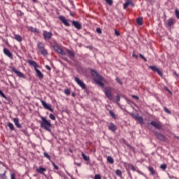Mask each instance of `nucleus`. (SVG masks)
I'll use <instances>...</instances> for the list:
<instances>
[{
  "label": "nucleus",
  "mask_w": 179,
  "mask_h": 179,
  "mask_svg": "<svg viewBox=\"0 0 179 179\" xmlns=\"http://www.w3.org/2000/svg\"><path fill=\"white\" fill-rule=\"evenodd\" d=\"M90 73L92 76H93L94 80L96 83V85H99L100 87H104V83H103L104 82V77L100 76L97 71H94L93 69L90 70Z\"/></svg>",
  "instance_id": "obj_1"
},
{
  "label": "nucleus",
  "mask_w": 179,
  "mask_h": 179,
  "mask_svg": "<svg viewBox=\"0 0 179 179\" xmlns=\"http://www.w3.org/2000/svg\"><path fill=\"white\" fill-rule=\"evenodd\" d=\"M41 120L39 121L41 128L45 129V131L51 132V128L52 127V124H51V120H47V118L43 116H41Z\"/></svg>",
  "instance_id": "obj_2"
},
{
  "label": "nucleus",
  "mask_w": 179,
  "mask_h": 179,
  "mask_svg": "<svg viewBox=\"0 0 179 179\" xmlns=\"http://www.w3.org/2000/svg\"><path fill=\"white\" fill-rule=\"evenodd\" d=\"M154 127V128H156L157 129H162L163 128V126L162 125V122H156V121H151L150 123H148V127Z\"/></svg>",
  "instance_id": "obj_3"
},
{
  "label": "nucleus",
  "mask_w": 179,
  "mask_h": 179,
  "mask_svg": "<svg viewBox=\"0 0 179 179\" xmlns=\"http://www.w3.org/2000/svg\"><path fill=\"white\" fill-rule=\"evenodd\" d=\"M43 36L45 41H50L52 37V32L44 30L43 31Z\"/></svg>",
  "instance_id": "obj_4"
},
{
  "label": "nucleus",
  "mask_w": 179,
  "mask_h": 179,
  "mask_svg": "<svg viewBox=\"0 0 179 179\" xmlns=\"http://www.w3.org/2000/svg\"><path fill=\"white\" fill-rule=\"evenodd\" d=\"M105 96L111 101L113 100V92L111 91V87H106L104 90Z\"/></svg>",
  "instance_id": "obj_5"
},
{
  "label": "nucleus",
  "mask_w": 179,
  "mask_h": 179,
  "mask_svg": "<svg viewBox=\"0 0 179 179\" xmlns=\"http://www.w3.org/2000/svg\"><path fill=\"white\" fill-rule=\"evenodd\" d=\"M150 69H151V71H152V72H155L159 75V76H163V71H161L160 69L157 68V66H149L148 67Z\"/></svg>",
  "instance_id": "obj_6"
},
{
  "label": "nucleus",
  "mask_w": 179,
  "mask_h": 179,
  "mask_svg": "<svg viewBox=\"0 0 179 179\" xmlns=\"http://www.w3.org/2000/svg\"><path fill=\"white\" fill-rule=\"evenodd\" d=\"M12 72H14V73H16L17 76H18V78H22V79H26V76H24L23 74V73L20 72V71H17V69H16V68L15 67H10Z\"/></svg>",
  "instance_id": "obj_7"
},
{
  "label": "nucleus",
  "mask_w": 179,
  "mask_h": 179,
  "mask_svg": "<svg viewBox=\"0 0 179 179\" xmlns=\"http://www.w3.org/2000/svg\"><path fill=\"white\" fill-rule=\"evenodd\" d=\"M154 134L155 136H157V139L162 141V142H166L167 141V138H166V136L162 134V133L155 131Z\"/></svg>",
  "instance_id": "obj_8"
},
{
  "label": "nucleus",
  "mask_w": 179,
  "mask_h": 179,
  "mask_svg": "<svg viewBox=\"0 0 179 179\" xmlns=\"http://www.w3.org/2000/svg\"><path fill=\"white\" fill-rule=\"evenodd\" d=\"M127 167H128V169H131V170H132V171H136L137 173H138V174H141V176H145V173H143V172L139 170V169L135 168V166H134V164H128Z\"/></svg>",
  "instance_id": "obj_9"
},
{
  "label": "nucleus",
  "mask_w": 179,
  "mask_h": 179,
  "mask_svg": "<svg viewBox=\"0 0 179 179\" xmlns=\"http://www.w3.org/2000/svg\"><path fill=\"white\" fill-rule=\"evenodd\" d=\"M74 80L75 82H76V83L78 85H79L83 89H86V85H85V83H83V81L81 80L80 78H78V77H75L74 78Z\"/></svg>",
  "instance_id": "obj_10"
},
{
  "label": "nucleus",
  "mask_w": 179,
  "mask_h": 179,
  "mask_svg": "<svg viewBox=\"0 0 179 179\" xmlns=\"http://www.w3.org/2000/svg\"><path fill=\"white\" fill-rule=\"evenodd\" d=\"M53 50L55 51V52H57L58 54H60L61 55H65V52L62 50L61 48H59L58 45H53Z\"/></svg>",
  "instance_id": "obj_11"
},
{
  "label": "nucleus",
  "mask_w": 179,
  "mask_h": 179,
  "mask_svg": "<svg viewBox=\"0 0 179 179\" xmlns=\"http://www.w3.org/2000/svg\"><path fill=\"white\" fill-rule=\"evenodd\" d=\"M166 24L167 27H171L174 24H176V19L171 17L169 18L167 21H166Z\"/></svg>",
  "instance_id": "obj_12"
},
{
  "label": "nucleus",
  "mask_w": 179,
  "mask_h": 179,
  "mask_svg": "<svg viewBox=\"0 0 179 179\" xmlns=\"http://www.w3.org/2000/svg\"><path fill=\"white\" fill-rule=\"evenodd\" d=\"M41 104L42 106H43L44 108H45L46 110H49V111H51V113H52L54 111V110H52L51 108V105L50 104H47L45 101L41 100Z\"/></svg>",
  "instance_id": "obj_13"
},
{
  "label": "nucleus",
  "mask_w": 179,
  "mask_h": 179,
  "mask_svg": "<svg viewBox=\"0 0 179 179\" xmlns=\"http://www.w3.org/2000/svg\"><path fill=\"white\" fill-rule=\"evenodd\" d=\"M108 127L109 131H111L112 132H115L117 131V126L113 122H110L108 124Z\"/></svg>",
  "instance_id": "obj_14"
},
{
  "label": "nucleus",
  "mask_w": 179,
  "mask_h": 179,
  "mask_svg": "<svg viewBox=\"0 0 179 179\" xmlns=\"http://www.w3.org/2000/svg\"><path fill=\"white\" fill-rule=\"evenodd\" d=\"M3 51V54H5L6 57H8L10 59H13V55H12V52H10V50H9V49L4 48Z\"/></svg>",
  "instance_id": "obj_15"
},
{
  "label": "nucleus",
  "mask_w": 179,
  "mask_h": 179,
  "mask_svg": "<svg viewBox=\"0 0 179 179\" xmlns=\"http://www.w3.org/2000/svg\"><path fill=\"white\" fill-rule=\"evenodd\" d=\"M59 19L65 26H68V27L71 26V23L68 22V20H66V18H65L64 16L63 15L59 16Z\"/></svg>",
  "instance_id": "obj_16"
},
{
  "label": "nucleus",
  "mask_w": 179,
  "mask_h": 179,
  "mask_svg": "<svg viewBox=\"0 0 179 179\" xmlns=\"http://www.w3.org/2000/svg\"><path fill=\"white\" fill-rule=\"evenodd\" d=\"M72 24L76 27V29H77V30H80V29H82V24H80L78 21H72Z\"/></svg>",
  "instance_id": "obj_17"
},
{
  "label": "nucleus",
  "mask_w": 179,
  "mask_h": 179,
  "mask_svg": "<svg viewBox=\"0 0 179 179\" xmlns=\"http://www.w3.org/2000/svg\"><path fill=\"white\" fill-rule=\"evenodd\" d=\"M129 5H131V6H134L132 1L127 0V1L123 5V9H127V8H128V6H129Z\"/></svg>",
  "instance_id": "obj_18"
},
{
  "label": "nucleus",
  "mask_w": 179,
  "mask_h": 179,
  "mask_svg": "<svg viewBox=\"0 0 179 179\" xmlns=\"http://www.w3.org/2000/svg\"><path fill=\"white\" fill-rule=\"evenodd\" d=\"M13 120L17 128H22V124L19 123V118L14 117Z\"/></svg>",
  "instance_id": "obj_19"
},
{
  "label": "nucleus",
  "mask_w": 179,
  "mask_h": 179,
  "mask_svg": "<svg viewBox=\"0 0 179 179\" xmlns=\"http://www.w3.org/2000/svg\"><path fill=\"white\" fill-rule=\"evenodd\" d=\"M35 71L39 79H43V78H44V74H43V73H41L40 70H38V69H35Z\"/></svg>",
  "instance_id": "obj_20"
},
{
  "label": "nucleus",
  "mask_w": 179,
  "mask_h": 179,
  "mask_svg": "<svg viewBox=\"0 0 179 179\" xmlns=\"http://www.w3.org/2000/svg\"><path fill=\"white\" fill-rule=\"evenodd\" d=\"M27 62L31 66H34V69H37V63H36L34 60L29 59Z\"/></svg>",
  "instance_id": "obj_21"
},
{
  "label": "nucleus",
  "mask_w": 179,
  "mask_h": 179,
  "mask_svg": "<svg viewBox=\"0 0 179 179\" xmlns=\"http://www.w3.org/2000/svg\"><path fill=\"white\" fill-rule=\"evenodd\" d=\"M14 38L19 43H22V41H23V38H22V36H20L19 34H15Z\"/></svg>",
  "instance_id": "obj_22"
},
{
  "label": "nucleus",
  "mask_w": 179,
  "mask_h": 179,
  "mask_svg": "<svg viewBox=\"0 0 179 179\" xmlns=\"http://www.w3.org/2000/svg\"><path fill=\"white\" fill-rule=\"evenodd\" d=\"M36 171H38V173H40V174H44V171H47V169L42 166H39V168L36 169Z\"/></svg>",
  "instance_id": "obj_23"
},
{
  "label": "nucleus",
  "mask_w": 179,
  "mask_h": 179,
  "mask_svg": "<svg viewBox=\"0 0 179 179\" xmlns=\"http://www.w3.org/2000/svg\"><path fill=\"white\" fill-rule=\"evenodd\" d=\"M66 51L69 55V58H71V59H73V58H75V53H73V52L71 51V50L69 49H67Z\"/></svg>",
  "instance_id": "obj_24"
},
{
  "label": "nucleus",
  "mask_w": 179,
  "mask_h": 179,
  "mask_svg": "<svg viewBox=\"0 0 179 179\" xmlns=\"http://www.w3.org/2000/svg\"><path fill=\"white\" fill-rule=\"evenodd\" d=\"M136 23L138 26H142V24H143V17L137 18Z\"/></svg>",
  "instance_id": "obj_25"
},
{
  "label": "nucleus",
  "mask_w": 179,
  "mask_h": 179,
  "mask_svg": "<svg viewBox=\"0 0 179 179\" xmlns=\"http://www.w3.org/2000/svg\"><path fill=\"white\" fill-rule=\"evenodd\" d=\"M134 118H136L137 121H138L140 124H145V122L143 121V117H142V116H134Z\"/></svg>",
  "instance_id": "obj_26"
},
{
  "label": "nucleus",
  "mask_w": 179,
  "mask_h": 179,
  "mask_svg": "<svg viewBox=\"0 0 179 179\" xmlns=\"http://www.w3.org/2000/svg\"><path fill=\"white\" fill-rule=\"evenodd\" d=\"M148 171L150 172L152 176H155L156 174V171H155V169L152 166H148Z\"/></svg>",
  "instance_id": "obj_27"
},
{
  "label": "nucleus",
  "mask_w": 179,
  "mask_h": 179,
  "mask_svg": "<svg viewBox=\"0 0 179 179\" xmlns=\"http://www.w3.org/2000/svg\"><path fill=\"white\" fill-rule=\"evenodd\" d=\"M107 162H109L110 164H114V159L111 156L107 157Z\"/></svg>",
  "instance_id": "obj_28"
},
{
  "label": "nucleus",
  "mask_w": 179,
  "mask_h": 179,
  "mask_svg": "<svg viewBox=\"0 0 179 179\" xmlns=\"http://www.w3.org/2000/svg\"><path fill=\"white\" fill-rule=\"evenodd\" d=\"M109 111V114L110 115V117H112V118H113V120H117V116L115 115V113L113 111V110H110Z\"/></svg>",
  "instance_id": "obj_29"
},
{
  "label": "nucleus",
  "mask_w": 179,
  "mask_h": 179,
  "mask_svg": "<svg viewBox=\"0 0 179 179\" xmlns=\"http://www.w3.org/2000/svg\"><path fill=\"white\" fill-rule=\"evenodd\" d=\"M44 48V44L43 43L38 42V50L41 51V50H43Z\"/></svg>",
  "instance_id": "obj_30"
},
{
  "label": "nucleus",
  "mask_w": 179,
  "mask_h": 179,
  "mask_svg": "<svg viewBox=\"0 0 179 179\" xmlns=\"http://www.w3.org/2000/svg\"><path fill=\"white\" fill-rule=\"evenodd\" d=\"M7 127H8L9 129H10L11 131H15V126H13L11 122H8L7 124Z\"/></svg>",
  "instance_id": "obj_31"
},
{
  "label": "nucleus",
  "mask_w": 179,
  "mask_h": 179,
  "mask_svg": "<svg viewBox=\"0 0 179 179\" xmlns=\"http://www.w3.org/2000/svg\"><path fill=\"white\" fill-rule=\"evenodd\" d=\"M40 52L42 54V55H48V52H47V50H45V48H43L41 50H39Z\"/></svg>",
  "instance_id": "obj_32"
},
{
  "label": "nucleus",
  "mask_w": 179,
  "mask_h": 179,
  "mask_svg": "<svg viewBox=\"0 0 179 179\" xmlns=\"http://www.w3.org/2000/svg\"><path fill=\"white\" fill-rule=\"evenodd\" d=\"M116 176H117L118 177H122V171H121L120 169H117L116 170Z\"/></svg>",
  "instance_id": "obj_33"
},
{
  "label": "nucleus",
  "mask_w": 179,
  "mask_h": 179,
  "mask_svg": "<svg viewBox=\"0 0 179 179\" xmlns=\"http://www.w3.org/2000/svg\"><path fill=\"white\" fill-rule=\"evenodd\" d=\"M1 178L6 179V171H4L3 173H0Z\"/></svg>",
  "instance_id": "obj_34"
},
{
  "label": "nucleus",
  "mask_w": 179,
  "mask_h": 179,
  "mask_svg": "<svg viewBox=\"0 0 179 179\" xmlns=\"http://www.w3.org/2000/svg\"><path fill=\"white\" fill-rule=\"evenodd\" d=\"M164 111L166 113V114H171V111H170V110H169V108L166 106L164 107Z\"/></svg>",
  "instance_id": "obj_35"
},
{
  "label": "nucleus",
  "mask_w": 179,
  "mask_h": 179,
  "mask_svg": "<svg viewBox=\"0 0 179 179\" xmlns=\"http://www.w3.org/2000/svg\"><path fill=\"white\" fill-rule=\"evenodd\" d=\"M43 155L45 157H46V159H48V160H51V157L50 156V155H48V153L43 152Z\"/></svg>",
  "instance_id": "obj_36"
},
{
  "label": "nucleus",
  "mask_w": 179,
  "mask_h": 179,
  "mask_svg": "<svg viewBox=\"0 0 179 179\" xmlns=\"http://www.w3.org/2000/svg\"><path fill=\"white\" fill-rule=\"evenodd\" d=\"M105 1L106 3H108V5H109L110 6H112L114 2L113 0H105Z\"/></svg>",
  "instance_id": "obj_37"
},
{
  "label": "nucleus",
  "mask_w": 179,
  "mask_h": 179,
  "mask_svg": "<svg viewBox=\"0 0 179 179\" xmlns=\"http://www.w3.org/2000/svg\"><path fill=\"white\" fill-rule=\"evenodd\" d=\"M64 94H66V96H69V94H71V90L69 89L64 90Z\"/></svg>",
  "instance_id": "obj_38"
},
{
  "label": "nucleus",
  "mask_w": 179,
  "mask_h": 179,
  "mask_svg": "<svg viewBox=\"0 0 179 179\" xmlns=\"http://www.w3.org/2000/svg\"><path fill=\"white\" fill-rule=\"evenodd\" d=\"M49 118H50V120H52V121H55V115H54L52 113H50Z\"/></svg>",
  "instance_id": "obj_39"
},
{
  "label": "nucleus",
  "mask_w": 179,
  "mask_h": 179,
  "mask_svg": "<svg viewBox=\"0 0 179 179\" xmlns=\"http://www.w3.org/2000/svg\"><path fill=\"white\" fill-rule=\"evenodd\" d=\"M82 157L84 159V160L87 161L89 159V157L87 155H85V153L82 152Z\"/></svg>",
  "instance_id": "obj_40"
},
{
  "label": "nucleus",
  "mask_w": 179,
  "mask_h": 179,
  "mask_svg": "<svg viewBox=\"0 0 179 179\" xmlns=\"http://www.w3.org/2000/svg\"><path fill=\"white\" fill-rule=\"evenodd\" d=\"M0 96H1V97H3V99H7L6 95H5L3 92H2V90H0Z\"/></svg>",
  "instance_id": "obj_41"
},
{
  "label": "nucleus",
  "mask_w": 179,
  "mask_h": 179,
  "mask_svg": "<svg viewBox=\"0 0 179 179\" xmlns=\"http://www.w3.org/2000/svg\"><path fill=\"white\" fill-rule=\"evenodd\" d=\"M160 169L162 170H166V169H167V165H166V164H163L160 166Z\"/></svg>",
  "instance_id": "obj_42"
},
{
  "label": "nucleus",
  "mask_w": 179,
  "mask_h": 179,
  "mask_svg": "<svg viewBox=\"0 0 179 179\" xmlns=\"http://www.w3.org/2000/svg\"><path fill=\"white\" fill-rule=\"evenodd\" d=\"M115 80L117 83H119V85H122V81H121V80L120 79V78L117 77L115 78Z\"/></svg>",
  "instance_id": "obj_43"
},
{
  "label": "nucleus",
  "mask_w": 179,
  "mask_h": 179,
  "mask_svg": "<svg viewBox=\"0 0 179 179\" xmlns=\"http://www.w3.org/2000/svg\"><path fill=\"white\" fill-rule=\"evenodd\" d=\"M94 179H101V175H100V174H96V175L94 176Z\"/></svg>",
  "instance_id": "obj_44"
},
{
  "label": "nucleus",
  "mask_w": 179,
  "mask_h": 179,
  "mask_svg": "<svg viewBox=\"0 0 179 179\" xmlns=\"http://www.w3.org/2000/svg\"><path fill=\"white\" fill-rule=\"evenodd\" d=\"M140 57H141V58H142V59H143V61L145 62H148V59L146 58H145V56H143V55L140 54Z\"/></svg>",
  "instance_id": "obj_45"
},
{
  "label": "nucleus",
  "mask_w": 179,
  "mask_h": 179,
  "mask_svg": "<svg viewBox=\"0 0 179 179\" xmlns=\"http://www.w3.org/2000/svg\"><path fill=\"white\" fill-rule=\"evenodd\" d=\"M52 164L55 170H59V168L58 167V166H57V164H55V163L52 162Z\"/></svg>",
  "instance_id": "obj_46"
},
{
  "label": "nucleus",
  "mask_w": 179,
  "mask_h": 179,
  "mask_svg": "<svg viewBox=\"0 0 179 179\" xmlns=\"http://www.w3.org/2000/svg\"><path fill=\"white\" fill-rule=\"evenodd\" d=\"M132 57L133 58H136V59H138V55L135 54V51L133 52Z\"/></svg>",
  "instance_id": "obj_47"
},
{
  "label": "nucleus",
  "mask_w": 179,
  "mask_h": 179,
  "mask_svg": "<svg viewBox=\"0 0 179 179\" xmlns=\"http://www.w3.org/2000/svg\"><path fill=\"white\" fill-rule=\"evenodd\" d=\"M96 33H98V34H101V33H102L101 29L96 28Z\"/></svg>",
  "instance_id": "obj_48"
},
{
  "label": "nucleus",
  "mask_w": 179,
  "mask_h": 179,
  "mask_svg": "<svg viewBox=\"0 0 179 179\" xmlns=\"http://www.w3.org/2000/svg\"><path fill=\"white\" fill-rule=\"evenodd\" d=\"M116 100L117 102H120V101L121 100V96H120L119 94L116 95Z\"/></svg>",
  "instance_id": "obj_49"
},
{
  "label": "nucleus",
  "mask_w": 179,
  "mask_h": 179,
  "mask_svg": "<svg viewBox=\"0 0 179 179\" xmlns=\"http://www.w3.org/2000/svg\"><path fill=\"white\" fill-rule=\"evenodd\" d=\"M133 99H135V100H139V96H136V95H133L132 96Z\"/></svg>",
  "instance_id": "obj_50"
},
{
  "label": "nucleus",
  "mask_w": 179,
  "mask_h": 179,
  "mask_svg": "<svg viewBox=\"0 0 179 179\" xmlns=\"http://www.w3.org/2000/svg\"><path fill=\"white\" fill-rule=\"evenodd\" d=\"M10 178H11V179H16V178H15V173H11V174H10Z\"/></svg>",
  "instance_id": "obj_51"
},
{
  "label": "nucleus",
  "mask_w": 179,
  "mask_h": 179,
  "mask_svg": "<svg viewBox=\"0 0 179 179\" xmlns=\"http://www.w3.org/2000/svg\"><path fill=\"white\" fill-rule=\"evenodd\" d=\"M115 34L116 36H120V31H117V30L115 31Z\"/></svg>",
  "instance_id": "obj_52"
},
{
  "label": "nucleus",
  "mask_w": 179,
  "mask_h": 179,
  "mask_svg": "<svg viewBox=\"0 0 179 179\" xmlns=\"http://www.w3.org/2000/svg\"><path fill=\"white\" fill-rule=\"evenodd\" d=\"M166 91L168 92L169 94H173V93L171 92V91H170V90H169V88H166Z\"/></svg>",
  "instance_id": "obj_53"
},
{
  "label": "nucleus",
  "mask_w": 179,
  "mask_h": 179,
  "mask_svg": "<svg viewBox=\"0 0 179 179\" xmlns=\"http://www.w3.org/2000/svg\"><path fill=\"white\" fill-rule=\"evenodd\" d=\"M45 68H46V69H48V71H51V67H50V66L46 65Z\"/></svg>",
  "instance_id": "obj_54"
},
{
  "label": "nucleus",
  "mask_w": 179,
  "mask_h": 179,
  "mask_svg": "<svg viewBox=\"0 0 179 179\" xmlns=\"http://www.w3.org/2000/svg\"><path fill=\"white\" fill-rule=\"evenodd\" d=\"M31 31L34 33V31H36V28H33V27H31Z\"/></svg>",
  "instance_id": "obj_55"
},
{
  "label": "nucleus",
  "mask_w": 179,
  "mask_h": 179,
  "mask_svg": "<svg viewBox=\"0 0 179 179\" xmlns=\"http://www.w3.org/2000/svg\"><path fill=\"white\" fill-rule=\"evenodd\" d=\"M129 177V178H132V175L131 174V172L128 171Z\"/></svg>",
  "instance_id": "obj_56"
},
{
  "label": "nucleus",
  "mask_w": 179,
  "mask_h": 179,
  "mask_svg": "<svg viewBox=\"0 0 179 179\" xmlns=\"http://www.w3.org/2000/svg\"><path fill=\"white\" fill-rule=\"evenodd\" d=\"M76 164H77V166H78L79 167H80V166H82V164H81V163H77Z\"/></svg>",
  "instance_id": "obj_57"
},
{
  "label": "nucleus",
  "mask_w": 179,
  "mask_h": 179,
  "mask_svg": "<svg viewBox=\"0 0 179 179\" xmlns=\"http://www.w3.org/2000/svg\"><path fill=\"white\" fill-rule=\"evenodd\" d=\"M22 132H24V134H26V130L22 129Z\"/></svg>",
  "instance_id": "obj_58"
},
{
  "label": "nucleus",
  "mask_w": 179,
  "mask_h": 179,
  "mask_svg": "<svg viewBox=\"0 0 179 179\" xmlns=\"http://www.w3.org/2000/svg\"><path fill=\"white\" fill-rule=\"evenodd\" d=\"M71 16H73V13H70Z\"/></svg>",
  "instance_id": "obj_59"
},
{
  "label": "nucleus",
  "mask_w": 179,
  "mask_h": 179,
  "mask_svg": "<svg viewBox=\"0 0 179 179\" xmlns=\"http://www.w3.org/2000/svg\"><path fill=\"white\" fill-rule=\"evenodd\" d=\"M72 96H73V97H75V94L73 93V94H72Z\"/></svg>",
  "instance_id": "obj_60"
},
{
  "label": "nucleus",
  "mask_w": 179,
  "mask_h": 179,
  "mask_svg": "<svg viewBox=\"0 0 179 179\" xmlns=\"http://www.w3.org/2000/svg\"><path fill=\"white\" fill-rule=\"evenodd\" d=\"M175 75H176L177 76H178V74H177V73H175Z\"/></svg>",
  "instance_id": "obj_61"
},
{
  "label": "nucleus",
  "mask_w": 179,
  "mask_h": 179,
  "mask_svg": "<svg viewBox=\"0 0 179 179\" xmlns=\"http://www.w3.org/2000/svg\"><path fill=\"white\" fill-rule=\"evenodd\" d=\"M33 1V2H36V1H37V0H32Z\"/></svg>",
  "instance_id": "obj_62"
},
{
  "label": "nucleus",
  "mask_w": 179,
  "mask_h": 179,
  "mask_svg": "<svg viewBox=\"0 0 179 179\" xmlns=\"http://www.w3.org/2000/svg\"><path fill=\"white\" fill-rule=\"evenodd\" d=\"M66 173H67L68 176H69V173L68 172H66Z\"/></svg>",
  "instance_id": "obj_63"
},
{
  "label": "nucleus",
  "mask_w": 179,
  "mask_h": 179,
  "mask_svg": "<svg viewBox=\"0 0 179 179\" xmlns=\"http://www.w3.org/2000/svg\"><path fill=\"white\" fill-rule=\"evenodd\" d=\"M115 179H117V178H115Z\"/></svg>",
  "instance_id": "obj_64"
}]
</instances>
